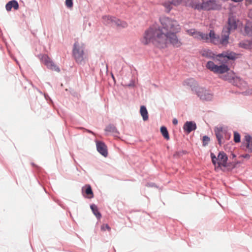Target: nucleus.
I'll return each mask as SVG.
<instances>
[{"mask_svg": "<svg viewBox=\"0 0 252 252\" xmlns=\"http://www.w3.org/2000/svg\"><path fill=\"white\" fill-rule=\"evenodd\" d=\"M184 85L189 86L192 91L194 93L196 91L197 89L200 87L199 86L198 83L193 78H189L186 79L184 81Z\"/></svg>", "mask_w": 252, "mask_h": 252, "instance_id": "obj_14", "label": "nucleus"}, {"mask_svg": "<svg viewBox=\"0 0 252 252\" xmlns=\"http://www.w3.org/2000/svg\"><path fill=\"white\" fill-rule=\"evenodd\" d=\"M69 90H70V93L71 94V95H72L74 96L76 95L77 93L75 91H74L73 90H72L71 88H69Z\"/></svg>", "mask_w": 252, "mask_h": 252, "instance_id": "obj_45", "label": "nucleus"}, {"mask_svg": "<svg viewBox=\"0 0 252 252\" xmlns=\"http://www.w3.org/2000/svg\"><path fill=\"white\" fill-rule=\"evenodd\" d=\"M245 140L246 141L245 144L246 149V151H247L249 153H252V136L249 134H247L245 136Z\"/></svg>", "mask_w": 252, "mask_h": 252, "instance_id": "obj_20", "label": "nucleus"}, {"mask_svg": "<svg viewBox=\"0 0 252 252\" xmlns=\"http://www.w3.org/2000/svg\"><path fill=\"white\" fill-rule=\"evenodd\" d=\"M200 33H202V32H194L195 38H196L197 39L200 40Z\"/></svg>", "mask_w": 252, "mask_h": 252, "instance_id": "obj_40", "label": "nucleus"}, {"mask_svg": "<svg viewBox=\"0 0 252 252\" xmlns=\"http://www.w3.org/2000/svg\"><path fill=\"white\" fill-rule=\"evenodd\" d=\"M65 90V91H69V92H70V90H69V89H66Z\"/></svg>", "mask_w": 252, "mask_h": 252, "instance_id": "obj_53", "label": "nucleus"}, {"mask_svg": "<svg viewBox=\"0 0 252 252\" xmlns=\"http://www.w3.org/2000/svg\"><path fill=\"white\" fill-rule=\"evenodd\" d=\"M240 157L242 158H244L249 159L251 157V156L249 154H246L241 155L240 156Z\"/></svg>", "mask_w": 252, "mask_h": 252, "instance_id": "obj_44", "label": "nucleus"}, {"mask_svg": "<svg viewBox=\"0 0 252 252\" xmlns=\"http://www.w3.org/2000/svg\"><path fill=\"white\" fill-rule=\"evenodd\" d=\"M189 6L194 9H196L198 11H204V1L202 3L197 2L196 1H191L189 3Z\"/></svg>", "mask_w": 252, "mask_h": 252, "instance_id": "obj_21", "label": "nucleus"}, {"mask_svg": "<svg viewBox=\"0 0 252 252\" xmlns=\"http://www.w3.org/2000/svg\"><path fill=\"white\" fill-rule=\"evenodd\" d=\"M111 76H112V78L113 80H114V81L115 82L116 81L115 78V77L112 73H111Z\"/></svg>", "mask_w": 252, "mask_h": 252, "instance_id": "obj_52", "label": "nucleus"}, {"mask_svg": "<svg viewBox=\"0 0 252 252\" xmlns=\"http://www.w3.org/2000/svg\"><path fill=\"white\" fill-rule=\"evenodd\" d=\"M231 156L232 157V158H234L236 157V155L234 153L231 154Z\"/></svg>", "mask_w": 252, "mask_h": 252, "instance_id": "obj_51", "label": "nucleus"}, {"mask_svg": "<svg viewBox=\"0 0 252 252\" xmlns=\"http://www.w3.org/2000/svg\"><path fill=\"white\" fill-rule=\"evenodd\" d=\"M113 16L105 15L102 17V21L106 26H111V22Z\"/></svg>", "mask_w": 252, "mask_h": 252, "instance_id": "obj_28", "label": "nucleus"}, {"mask_svg": "<svg viewBox=\"0 0 252 252\" xmlns=\"http://www.w3.org/2000/svg\"><path fill=\"white\" fill-rule=\"evenodd\" d=\"M182 0H172V3L175 5H178L181 3Z\"/></svg>", "mask_w": 252, "mask_h": 252, "instance_id": "obj_41", "label": "nucleus"}, {"mask_svg": "<svg viewBox=\"0 0 252 252\" xmlns=\"http://www.w3.org/2000/svg\"><path fill=\"white\" fill-rule=\"evenodd\" d=\"M236 55L237 54L233 52L228 53V52L225 51V58H226L227 60L224 63H226L227 61H235L236 59Z\"/></svg>", "mask_w": 252, "mask_h": 252, "instance_id": "obj_27", "label": "nucleus"}, {"mask_svg": "<svg viewBox=\"0 0 252 252\" xmlns=\"http://www.w3.org/2000/svg\"><path fill=\"white\" fill-rule=\"evenodd\" d=\"M234 75L232 73H228L226 74L223 76V79L225 81H228L230 83V81H232L231 78H233Z\"/></svg>", "mask_w": 252, "mask_h": 252, "instance_id": "obj_31", "label": "nucleus"}, {"mask_svg": "<svg viewBox=\"0 0 252 252\" xmlns=\"http://www.w3.org/2000/svg\"><path fill=\"white\" fill-rule=\"evenodd\" d=\"M215 133L218 141L219 144L221 146L222 144V138L223 136L221 133L224 134L225 138L229 140L231 137V133L226 129H223L222 127H217L215 128Z\"/></svg>", "mask_w": 252, "mask_h": 252, "instance_id": "obj_6", "label": "nucleus"}, {"mask_svg": "<svg viewBox=\"0 0 252 252\" xmlns=\"http://www.w3.org/2000/svg\"><path fill=\"white\" fill-rule=\"evenodd\" d=\"M197 128L196 124L194 121H186L183 126V130L186 134H189L195 130Z\"/></svg>", "mask_w": 252, "mask_h": 252, "instance_id": "obj_11", "label": "nucleus"}, {"mask_svg": "<svg viewBox=\"0 0 252 252\" xmlns=\"http://www.w3.org/2000/svg\"><path fill=\"white\" fill-rule=\"evenodd\" d=\"M200 40H202L205 41L206 42H208L209 41V36L208 34L204 33H200Z\"/></svg>", "mask_w": 252, "mask_h": 252, "instance_id": "obj_35", "label": "nucleus"}, {"mask_svg": "<svg viewBox=\"0 0 252 252\" xmlns=\"http://www.w3.org/2000/svg\"><path fill=\"white\" fill-rule=\"evenodd\" d=\"M65 4L68 8H72L73 5V0H65Z\"/></svg>", "mask_w": 252, "mask_h": 252, "instance_id": "obj_37", "label": "nucleus"}, {"mask_svg": "<svg viewBox=\"0 0 252 252\" xmlns=\"http://www.w3.org/2000/svg\"><path fill=\"white\" fill-rule=\"evenodd\" d=\"M15 61L16 62V63H17V64H19L18 62L16 60H15Z\"/></svg>", "mask_w": 252, "mask_h": 252, "instance_id": "obj_58", "label": "nucleus"}, {"mask_svg": "<svg viewBox=\"0 0 252 252\" xmlns=\"http://www.w3.org/2000/svg\"><path fill=\"white\" fill-rule=\"evenodd\" d=\"M187 153V151L186 150H181L177 151L174 154V157L176 158H179L183 155H185Z\"/></svg>", "mask_w": 252, "mask_h": 252, "instance_id": "obj_34", "label": "nucleus"}, {"mask_svg": "<svg viewBox=\"0 0 252 252\" xmlns=\"http://www.w3.org/2000/svg\"><path fill=\"white\" fill-rule=\"evenodd\" d=\"M243 0H231L233 2H242Z\"/></svg>", "mask_w": 252, "mask_h": 252, "instance_id": "obj_49", "label": "nucleus"}, {"mask_svg": "<svg viewBox=\"0 0 252 252\" xmlns=\"http://www.w3.org/2000/svg\"><path fill=\"white\" fill-rule=\"evenodd\" d=\"M79 128H80V129H85V128H84V127H79Z\"/></svg>", "mask_w": 252, "mask_h": 252, "instance_id": "obj_57", "label": "nucleus"}, {"mask_svg": "<svg viewBox=\"0 0 252 252\" xmlns=\"http://www.w3.org/2000/svg\"><path fill=\"white\" fill-rule=\"evenodd\" d=\"M238 47L246 50H251L252 49V39L240 41L238 43Z\"/></svg>", "mask_w": 252, "mask_h": 252, "instance_id": "obj_19", "label": "nucleus"}, {"mask_svg": "<svg viewBox=\"0 0 252 252\" xmlns=\"http://www.w3.org/2000/svg\"><path fill=\"white\" fill-rule=\"evenodd\" d=\"M178 121L176 118H174L172 120V123L174 125H176L178 124Z\"/></svg>", "mask_w": 252, "mask_h": 252, "instance_id": "obj_47", "label": "nucleus"}, {"mask_svg": "<svg viewBox=\"0 0 252 252\" xmlns=\"http://www.w3.org/2000/svg\"><path fill=\"white\" fill-rule=\"evenodd\" d=\"M85 46L83 43L79 44L75 42L73 44L72 55L76 62L80 64H83L84 62V50Z\"/></svg>", "mask_w": 252, "mask_h": 252, "instance_id": "obj_2", "label": "nucleus"}, {"mask_svg": "<svg viewBox=\"0 0 252 252\" xmlns=\"http://www.w3.org/2000/svg\"><path fill=\"white\" fill-rule=\"evenodd\" d=\"M126 86L128 87H133L135 86V81L133 79H131L130 82Z\"/></svg>", "mask_w": 252, "mask_h": 252, "instance_id": "obj_42", "label": "nucleus"}, {"mask_svg": "<svg viewBox=\"0 0 252 252\" xmlns=\"http://www.w3.org/2000/svg\"><path fill=\"white\" fill-rule=\"evenodd\" d=\"M140 113L142 117L143 121H146L148 119V112L145 106L142 105L140 106Z\"/></svg>", "mask_w": 252, "mask_h": 252, "instance_id": "obj_22", "label": "nucleus"}, {"mask_svg": "<svg viewBox=\"0 0 252 252\" xmlns=\"http://www.w3.org/2000/svg\"><path fill=\"white\" fill-rule=\"evenodd\" d=\"M210 141V137L207 135H204L202 137V145L203 146L207 145Z\"/></svg>", "mask_w": 252, "mask_h": 252, "instance_id": "obj_33", "label": "nucleus"}, {"mask_svg": "<svg viewBox=\"0 0 252 252\" xmlns=\"http://www.w3.org/2000/svg\"><path fill=\"white\" fill-rule=\"evenodd\" d=\"M101 229L102 231H105L106 229L110 231L111 227L107 224H103L101 226Z\"/></svg>", "mask_w": 252, "mask_h": 252, "instance_id": "obj_39", "label": "nucleus"}, {"mask_svg": "<svg viewBox=\"0 0 252 252\" xmlns=\"http://www.w3.org/2000/svg\"><path fill=\"white\" fill-rule=\"evenodd\" d=\"M209 41L210 43L218 45L219 44V40L220 39V36L216 34L214 30H210L208 33Z\"/></svg>", "mask_w": 252, "mask_h": 252, "instance_id": "obj_15", "label": "nucleus"}, {"mask_svg": "<svg viewBox=\"0 0 252 252\" xmlns=\"http://www.w3.org/2000/svg\"><path fill=\"white\" fill-rule=\"evenodd\" d=\"M228 159V156L224 152H220L218 155V160H220L218 163V167H220L222 166L224 167H226L227 166Z\"/></svg>", "mask_w": 252, "mask_h": 252, "instance_id": "obj_10", "label": "nucleus"}, {"mask_svg": "<svg viewBox=\"0 0 252 252\" xmlns=\"http://www.w3.org/2000/svg\"><path fill=\"white\" fill-rule=\"evenodd\" d=\"M211 54L212 51L210 49H204L201 52L202 56L208 59H211V58H212V57L211 56Z\"/></svg>", "mask_w": 252, "mask_h": 252, "instance_id": "obj_29", "label": "nucleus"}, {"mask_svg": "<svg viewBox=\"0 0 252 252\" xmlns=\"http://www.w3.org/2000/svg\"><path fill=\"white\" fill-rule=\"evenodd\" d=\"M82 193L83 196L88 199L93 198L94 196L92 187L89 184L82 187Z\"/></svg>", "mask_w": 252, "mask_h": 252, "instance_id": "obj_12", "label": "nucleus"}, {"mask_svg": "<svg viewBox=\"0 0 252 252\" xmlns=\"http://www.w3.org/2000/svg\"><path fill=\"white\" fill-rule=\"evenodd\" d=\"M210 157H211L213 164L215 166H216L217 164L218 165V158L216 157V155L213 153H211Z\"/></svg>", "mask_w": 252, "mask_h": 252, "instance_id": "obj_32", "label": "nucleus"}, {"mask_svg": "<svg viewBox=\"0 0 252 252\" xmlns=\"http://www.w3.org/2000/svg\"><path fill=\"white\" fill-rule=\"evenodd\" d=\"M244 31L246 35L249 36H252V23H247L245 26Z\"/></svg>", "mask_w": 252, "mask_h": 252, "instance_id": "obj_26", "label": "nucleus"}, {"mask_svg": "<svg viewBox=\"0 0 252 252\" xmlns=\"http://www.w3.org/2000/svg\"><path fill=\"white\" fill-rule=\"evenodd\" d=\"M232 81H230V83L233 84L234 86H236L238 87H241L242 86L246 85V82L243 80L240 77L234 76L233 78H231Z\"/></svg>", "mask_w": 252, "mask_h": 252, "instance_id": "obj_17", "label": "nucleus"}, {"mask_svg": "<svg viewBox=\"0 0 252 252\" xmlns=\"http://www.w3.org/2000/svg\"><path fill=\"white\" fill-rule=\"evenodd\" d=\"M12 8L14 10H18L19 9V5L16 0H10L6 4L5 8L7 11H10Z\"/></svg>", "mask_w": 252, "mask_h": 252, "instance_id": "obj_18", "label": "nucleus"}, {"mask_svg": "<svg viewBox=\"0 0 252 252\" xmlns=\"http://www.w3.org/2000/svg\"><path fill=\"white\" fill-rule=\"evenodd\" d=\"M37 91H38L40 94H42V92H41L40 90H39L38 89H37Z\"/></svg>", "mask_w": 252, "mask_h": 252, "instance_id": "obj_55", "label": "nucleus"}, {"mask_svg": "<svg viewBox=\"0 0 252 252\" xmlns=\"http://www.w3.org/2000/svg\"><path fill=\"white\" fill-rule=\"evenodd\" d=\"M90 208L96 218L98 220L100 219L101 218V214L99 211L97 206L94 204H92L90 205Z\"/></svg>", "mask_w": 252, "mask_h": 252, "instance_id": "obj_23", "label": "nucleus"}, {"mask_svg": "<svg viewBox=\"0 0 252 252\" xmlns=\"http://www.w3.org/2000/svg\"><path fill=\"white\" fill-rule=\"evenodd\" d=\"M44 97H45V98L47 100V101H49V102L50 103H53V101L51 99V98L50 97V96L48 95V94H44Z\"/></svg>", "mask_w": 252, "mask_h": 252, "instance_id": "obj_43", "label": "nucleus"}, {"mask_svg": "<svg viewBox=\"0 0 252 252\" xmlns=\"http://www.w3.org/2000/svg\"><path fill=\"white\" fill-rule=\"evenodd\" d=\"M228 26L226 28L227 31L230 32L231 30H235L238 28L237 21L235 16L233 15H229L228 21Z\"/></svg>", "mask_w": 252, "mask_h": 252, "instance_id": "obj_9", "label": "nucleus"}, {"mask_svg": "<svg viewBox=\"0 0 252 252\" xmlns=\"http://www.w3.org/2000/svg\"><path fill=\"white\" fill-rule=\"evenodd\" d=\"M206 67L210 71L218 74H223L227 72L229 70V67L225 63H222L218 65L214 63L213 61L207 62Z\"/></svg>", "mask_w": 252, "mask_h": 252, "instance_id": "obj_3", "label": "nucleus"}, {"mask_svg": "<svg viewBox=\"0 0 252 252\" xmlns=\"http://www.w3.org/2000/svg\"><path fill=\"white\" fill-rule=\"evenodd\" d=\"M159 21L161 27L150 28L145 31L141 42L145 45L152 42L157 47L163 49L168 41L174 47H180L182 43L176 33L181 29L177 21L166 16L160 17Z\"/></svg>", "mask_w": 252, "mask_h": 252, "instance_id": "obj_1", "label": "nucleus"}, {"mask_svg": "<svg viewBox=\"0 0 252 252\" xmlns=\"http://www.w3.org/2000/svg\"><path fill=\"white\" fill-rule=\"evenodd\" d=\"M160 131L162 136L167 140H169L170 136L167 127L165 126H162L160 128Z\"/></svg>", "mask_w": 252, "mask_h": 252, "instance_id": "obj_25", "label": "nucleus"}, {"mask_svg": "<svg viewBox=\"0 0 252 252\" xmlns=\"http://www.w3.org/2000/svg\"><path fill=\"white\" fill-rule=\"evenodd\" d=\"M89 133H93V131L89 129H85Z\"/></svg>", "mask_w": 252, "mask_h": 252, "instance_id": "obj_50", "label": "nucleus"}, {"mask_svg": "<svg viewBox=\"0 0 252 252\" xmlns=\"http://www.w3.org/2000/svg\"><path fill=\"white\" fill-rule=\"evenodd\" d=\"M223 34L221 35V38H220L219 40V43L223 45L226 46L229 43V38L230 32L227 31H225V28H223L222 30Z\"/></svg>", "mask_w": 252, "mask_h": 252, "instance_id": "obj_13", "label": "nucleus"}, {"mask_svg": "<svg viewBox=\"0 0 252 252\" xmlns=\"http://www.w3.org/2000/svg\"><path fill=\"white\" fill-rule=\"evenodd\" d=\"M32 165L33 166H35V164L34 163H32Z\"/></svg>", "mask_w": 252, "mask_h": 252, "instance_id": "obj_54", "label": "nucleus"}, {"mask_svg": "<svg viewBox=\"0 0 252 252\" xmlns=\"http://www.w3.org/2000/svg\"><path fill=\"white\" fill-rule=\"evenodd\" d=\"M217 55L215 54L214 53H213L212 51V54H211V56L212 57V58H211V59H213V60H215L217 59Z\"/></svg>", "mask_w": 252, "mask_h": 252, "instance_id": "obj_46", "label": "nucleus"}, {"mask_svg": "<svg viewBox=\"0 0 252 252\" xmlns=\"http://www.w3.org/2000/svg\"><path fill=\"white\" fill-rule=\"evenodd\" d=\"M105 131L111 132L114 134H119V132L116 127L113 124H109L105 128Z\"/></svg>", "mask_w": 252, "mask_h": 252, "instance_id": "obj_24", "label": "nucleus"}, {"mask_svg": "<svg viewBox=\"0 0 252 252\" xmlns=\"http://www.w3.org/2000/svg\"><path fill=\"white\" fill-rule=\"evenodd\" d=\"M42 60L48 68L58 72L60 71L59 67L57 66L47 55H45L43 56Z\"/></svg>", "mask_w": 252, "mask_h": 252, "instance_id": "obj_7", "label": "nucleus"}, {"mask_svg": "<svg viewBox=\"0 0 252 252\" xmlns=\"http://www.w3.org/2000/svg\"><path fill=\"white\" fill-rule=\"evenodd\" d=\"M96 147L97 152L104 157L108 156V150L107 145L101 141L96 140Z\"/></svg>", "mask_w": 252, "mask_h": 252, "instance_id": "obj_8", "label": "nucleus"}, {"mask_svg": "<svg viewBox=\"0 0 252 252\" xmlns=\"http://www.w3.org/2000/svg\"><path fill=\"white\" fill-rule=\"evenodd\" d=\"M239 162L237 161L236 163H234L233 162H227V166L225 168H228L229 169H233L236 167V165L239 163Z\"/></svg>", "mask_w": 252, "mask_h": 252, "instance_id": "obj_36", "label": "nucleus"}, {"mask_svg": "<svg viewBox=\"0 0 252 252\" xmlns=\"http://www.w3.org/2000/svg\"><path fill=\"white\" fill-rule=\"evenodd\" d=\"M225 51H223L222 53L217 55L216 60L220 62V61H221V60L220 59H219V58H225Z\"/></svg>", "mask_w": 252, "mask_h": 252, "instance_id": "obj_38", "label": "nucleus"}, {"mask_svg": "<svg viewBox=\"0 0 252 252\" xmlns=\"http://www.w3.org/2000/svg\"><path fill=\"white\" fill-rule=\"evenodd\" d=\"M194 93L202 101H209L213 99V94L204 87H199Z\"/></svg>", "mask_w": 252, "mask_h": 252, "instance_id": "obj_4", "label": "nucleus"}, {"mask_svg": "<svg viewBox=\"0 0 252 252\" xmlns=\"http://www.w3.org/2000/svg\"><path fill=\"white\" fill-rule=\"evenodd\" d=\"M204 1V11L220 10L221 3L217 0H206Z\"/></svg>", "mask_w": 252, "mask_h": 252, "instance_id": "obj_5", "label": "nucleus"}, {"mask_svg": "<svg viewBox=\"0 0 252 252\" xmlns=\"http://www.w3.org/2000/svg\"><path fill=\"white\" fill-rule=\"evenodd\" d=\"M233 140L236 143H239L241 141V135L238 132L236 131H234Z\"/></svg>", "mask_w": 252, "mask_h": 252, "instance_id": "obj_30", "label": "nucleus"}, {"mask_svg": "<svg viewBox=\"0 0 252 252\" xmlns=\"http://www.w3.org/2000/svg\"><path fill=\"white\" fill-rule=\"evenodd\" d=\"M147 186H148L149 187H155L156 186L155 184L154 183H148L147 184Z\"/></svg>", "mask_w": 252, "mask_h": 252, "instance_id": "obj_48", "label": "nucleus"}, {"mask_svg": "<svg viewBox=\"0 0 252 252\" xmlns=\"http://www.w3.org/2000/svg\"><path fill=\"white\" fill-rule=\"evenodd\" d=\"M167 8H169V10H171V8L170 7V6H169H169H168V7H167Z\"/></svg>", "mask_w": 252, "mask_h": 252, "instance_id": "obj_56", "label": "nucleus"}, {"mask_svg": "<svg viewBox=\"0 0 252 252\" xmlns=\"http://www.w3.org/2000/svg\"><path fill=\"white\" fill-rule=\"evenodd\" d=\"M114 26L125 28L127 26V24L125 21H122L120 19L113 16L111 22V26Z\"/></svg>", "mask_w": 252, "mask_h": 252, "instance_id": "obj_16", "label": "nucleus"}]
</instances>
